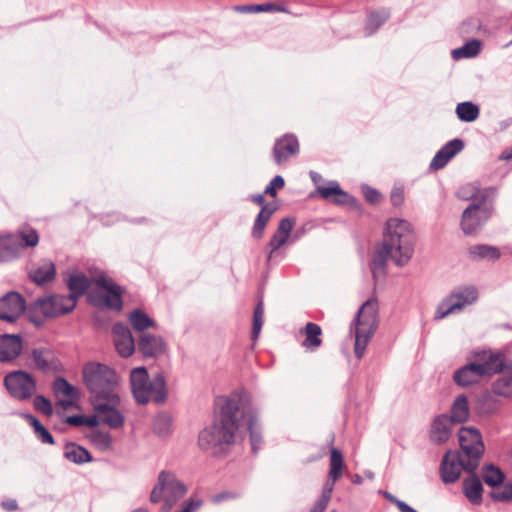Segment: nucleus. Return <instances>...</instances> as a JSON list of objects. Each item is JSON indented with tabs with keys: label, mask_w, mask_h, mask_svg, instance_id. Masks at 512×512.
I'll return each instance as SVG.
<instances>
[{
	"label": "nucleus",
	"mask_w": 512,
	"mask_h": 512,
	"mask_svg": "<svg viewBox=\"0 0 512 512\" xmlns=\"http://www.w3.org/2000/svg\"><path fill=\"white\" fill-rule=\"evenodd\" d=\"M219 412L213 424L203 429L198 436L201 449L214 455L224 454L240 437V420L244 413L240 411L239 400L223 398L218 402Z\"/></svg>",
	"instance_id": "f257e3e1"
},
{
	"label": "nucleus",
	"mask_w": 512,
	"mask_h": 512,
	"mask_svg": "<svg viewBox=\"0 0 512 512\" xmlns=\"http://www.w3.org/2000/svg\"><path fill=\"white\" fill-rule=\"evenodd\" d=\"M413 244L414 233L410 223L398 218L389 219L386 222L382 246L373 260L374 275L384 268L389 259L398 266L407 263L413 253Z\"/></svg>",
	"instance_id": "f03ea898"
},
{
	"label": "nucleus",
	"mask_w": 512,
	"mask_h": 512,
	"mask_svg": "<svg viewBox=\"0 0 512 512\" xmlns=\"http://www.w3.org/2000/svg\"><path fill=\"white\" fill-rule=\"evenodd\" d=\"M83 380L96 400H116L118 376L105 364L90 362L83 367Z\"/></svg>",
	"instance_id": "7ed1b4c3"
},
{
	"label": "nucleus",
	"mask_w": 512,
	"mask_h": 512,
	"mask_svg": "<svg viewBox=\"0 0 512 512\" xmlns=\"http://www.w3.org/2000/svg\"><path fill=\"white\" fill-rule=\"evenodd\" d=\"M503 360L500 355L483 351L477 354V359L458 369L454 373V381L462 387L478 382L482 377L491 376L500 372Z\"/></svg>",
	"instance_id": "20e7f679"
},
{
	"label": "nucleus",
	"mask_w": 512,
	"mask_h": 512,
	"mask_svg": "<svg viewBox=\"0 0 512 512\" xmlns=\"http://www.w3.org/2000/svg\"><path fill=\"white\" fill-rule=\"evenodd\" d=\"M130 381L134 397L140 404L162 402L166 397V382L162 374L158 373L149 380L147 370L138 367L131 371Z\"/></svg>",
	"instance_id": "39448f33"
},
{
	"label": "nucleus",
	"mask_w": 512,
	"mask_h": 512,
	"mask_svg": "<svg viewBox=\"0 0 512 512\" xmlns=\"http://www.w3.org/2000/svg\"><path fill=\"white\" fill-rule=\"evenodd\" d=\"M354 324V352L356 357L361 359L378 326V303L376 300L369 299L361 306Z\"/></svg>",
	"instance_id": "423d86ee"
},
{
	"label": "nucleus",
	"mask_w": 512,
	"mask_h": 512,
	"mask_svg": "<svg viewBox=\"0 0 512 512\" xmlns=\"http://www.w3.org/2000/svg\"><path fill=\"white\" fill-rule=\"evenodd\" d=\"M473 190L470 198L473 204L467 207L461 219V227L465 234L474 233L490 218L492 214V206L486 203V199L494 194V189L487 188L480 190L474 186H470Z\"/></svg>",
	"instance_id": "0eeeda50"
},
{
	"label": "nucleus",
	"mask_w": 512,
	"mask_h": 512,
	"mask_svg": "<svg viewBox=\"0 0 512 512\" xmlns=\"http://www.w3.org/2000/svg\"><path fill=\"white\" fill-rule=\"evenodd\" d=\"M39 243L37 231L28 226H21L14 234L0 235V263L18 258L25 248H34Z\"/></svg>",
	"instance_id": "6e6552de"
},
{
	"label": "nucleus",
	"mask_w": 512,
	"mask_h": 512,
	"mask_svg": "<svg viewBox=\"0 0 512 512\" xmlns=\"http://www.w3.org/2000/svg\"><path fill=\"white\" fill-rule=\"evenodd\" d=\"M186 492V486L175 474L162 471L158 476L157 484L150 494V500L153 503L164 501L163 510L169 512L170 509L184 497Z\"/></svg>",
	"instance_id": "1a4fd4ad"
},
{
	"label": "nucleus",
	"mask_w": 512,
	"mask_h": 512,
	"mask_svg": "<svg viewBox=\"0 0 512 512\" xmlns=\"http://www.w3.org/2000/svg\"><path fill=\"white\" fill-rule=\"evenodd\" d=\"M460 452L465 457V471L473 472L479 465L480 459L484 453V444L482 436L478 429L474 427H462L458 433Z\"/></svg>",
	"instance_id": "9d476101"
},
{
	"label": "nucleus",
	"mask_w": 512,
	"mask_h": 512,
	"mask_svg": "<svg viewBox=\"0 0 512 512\" xmlns=\"http://www.w3.org/2000/svg\"><path fill=\"white\" fill-rule=\"evenodd\" d=\"M478 299V291L473 286L455 288L438 305L435 319H443L451 314L461 312L464 307L473 304Z\"/></svg>",
	"instance_id": "9b49d317"
},
{
	"label": "nucleus",
	"mask_w": 512,
	"mask_h": 512,
	"mask_svg": "<svg viewBox=\"0 0 512 512\" xmlns=\"http://www.w3.org/2000/svg\"><path fill=\"white\" fill-rule=\"evenodd\" d=\"M4 384L10 395L18 400H27L36 392L35 378L22 370L9 373Z\"/></svg>",
	"instance_id": "f8f14e48"
},
{
	"label": "nucleus",
	"mask_w": 512,
	"mask_h": 512,
	"mask_svg": "<svg viewBox=\"0 0 512 512\" xmlns=\"http://www.w3.org/2000/svg\"><path fill=\"white\" fill-rule=\"evenodd\" d=\"M94 282L105 290V293L90 295V300L94 305L103 306L113 310L122 309V289L111 279L101 275L95 278Z\"/></svg>",
	"instance_id": "ddd939ff"
},
{
	"label": "nucleus",
	"mask_w": 512,
	"mask_h": 512,
	"mask_svg": "<svg viewBox=\"0 0 512 512\" xmlns=\"http://www.w3.org/2000/svg\"><path fill=\"white\" fill-rule=\"evenodd\" d=\"M75 306L76 302L73 297L49 295L38 298L33 308L45 317L54 318L71 312Z\"/></svg>",
	"instance_id": "4468645a"
},
{
	"label": "nucleus",
	"mask_w": 512,
	"mask_h": 512,
	"mask_svg": "<svg viewBox=\"0 0 512 512\" xmlns=\"http://www.w3.org/2000/svg\"><path fill=\"white\" fill-rule=\"evenodd\" d=\"M466 461L467 459L459 453L452 450L447 451L440 465L442 481L446 484L456 482L461 475V471L465 470L464 464Z\"/></svg>",
	"instance_id": "2eb2a0df"
},
{
	"label": "nucleus",
	"mask_w": 512,
	"mask_h": 512,
	"mask_svg": "<svg viewBox=\"0 0 512 512\" xmlns=\"http://www.w3.org/2000/svg\"><path fill=\"white\" fill-rule=\"evenodd\" d=\"M25 308V300L19 293L8 292L0 298V319L10 323L15 322Z\"/></svg>",
	"instance_id": "dca6fc26"
},
{
	"label": "nucleus",
	"mask_w": 512,
	"mask_h": 512,
	"mask_svg": "<svg viewBox=\"0 0 512 512\" xmlns=\"http://www.w3.org/2000/svg\"><path fill=\"white\" fill-rule=\"evenodd\" d=\"M119 403V397L116 394V400H95L94 410L99 421L107 424L112 428H119L123 425L124 418L116 409Z\"/></svg>",
	"instance_id": "f3484780"
},
{
	"label": "nucleus",
	"mask_w": 512,
	"mask_h": 512,
	"mask_svg": "<svg viewBox=\"0 0 512 512\" xmlns=\"http://www.w3.org/2000/svg\"><path fill=\"white\" fill-rule=\"evenodd\" d=\"M299 148L300 146L296 136L286 134L275 141L272 150L273 159L277 165H282L287 162L289 158L297 155Z\"/></svg>",
	"instance_id": "a211bd4d"
},
{
	"label": "nucleus",
	"mask_w": 512,
	"mask_h": 512,
	"mask_svg": "<svg viewBox=\"0 0 512 512\" xmlns=\"http://www.w3.org/2000/svg\"><path fill=\"white\" fill-rule=\"evenodd\" d=\"M112 333L117 352L125 358L131 356L135 351V344L129 328L122 323H116Z\"/></svg>",
	"instance_id": "6ab92c4d"
},
{
	"label": "nucleus",
	"mask_w": 512,
	"mask_h": 512,
	"mask_svg": "<svg viewBox=\"0 0 512 512\" xmlns=\"http://www.w3.org/2000/svg\"><path fill=\"white\" fill-rule=\"evenodd\" d=\"M23 339L17 334L0 335V361L10 362L22 352Z\"/></svg>",
	"instance_id": "aec40b11"
},
{
	"label": "nucleus",
	"mask_w": 512,
	"mask_h": 512,
	"mask_svg": "<svg viewBox=\"0 0 512 512\" xmlns=\"http://www.w3.org/2000/svg\"><path fill=\"white\" fill-rule=\"evenodd\" d=\"M464 148V143L460 139H453L442 147L434 156L430 163L432 170L442 169L456 154Z\"/></svg>",
	"instance_id": "412c9836"
},
{
	"label": "nucleus",
	"mask_w": 512,
	"mask_h": 512,
	"mask_svg": "<svg viewBox=\"0 0 512 512\" xmlns=\"http://www.w3.org/2000/svg\"><path fill=\"white\" fill-rule=\"evenodd\" d=\"M294 224L295 221L291 218H284L279 222L276 232L267 245L270 249L268 253V260H270L273 254L287 242Z\"/></svg>",
	"instance_id": "4be33fe9"
},
{
	"label": "nucleus",
	"mask_w": 512,
	"mask_h": 512,
	"mask_svg": "<svg viewBox=\"0 0 512 512\" xmlns=\"http://www.w3.org/2000/svg\"><path fill=\"white\" fill-rule=\"evenodd\" d=\"M453 422L447 415L436 417L432 423L430 438L435 443H445L450 435Z\"/></svg>",
	"instance_id": "5701e85b"
},
{
	"label": "nucleus",
	"mask_w": 512,
	"mask_h": 512,
	"mask_svg": "<svg viewBox=\"0 0 512 512\" xmlns=\"http://www.w3.org/2000/svg\"><path fill=\"white\" fill-rule=\"evenodd\" d=\"M165 348V343L160 336L144 333L139 339V349L147 357L161 355Z\"/></svg>",
	"instance_id": "b1692460"
},
{
	"label": "nucleus",
	"mask_w": 512,
	"mask_h": 512,
	"mask_svg": "<svg viewBox=\"0 0 512 512\" xmlns=\"http://www.w3.org/2000/svg\"><path fill=\"white\" fill-rule=\"evenodd\" d=\"M300 333L305 337L302 342V346L307 350L315 351L322 344V329L321 327L313 322H308Z\"/></svg>",
	"instance_id": "393cba45"
},
{
	"label": "nucleus",
	"mask_w": 512,
	"mask_h": 512,
	"mask_svg": "<svg viewBox=\"0 0 512 512\" xmlns=\"http://www.w3.org/2000/svg\"><path fill=\"white\" fill-rule=\"evenodd\" d=\"M56 274L55 265L51 261H42L35 269L29 272L30 279L38 285L51 282Z\"/></svg>",
	"instance_id": "a878e982"
},
{
	"label": "nucleus",
	"mask_w": 512,
	"mask_h": 512,
	"mask_svg": "<svg viewBox=\"0 0 512 512\" xmlns=\"http://www.w3.org/2000/svg\"><path fill=\"white\" fill-rule=\"evenodd\" d=\"M467 253L471 260L495 261L501 257V252L497 247L486 244L470 246Z\"/></svg>",
	"instance_id": "bb28decb"
},
{
	"label": "nucleus",
	"mask_w": 512,
	"mask_h": 512,
	"mask_svg": "<svg viewBox=\"0 0 512 512\" xmlns=\"http://www.w3.org/2000/svg\"><path fill=\"white\" fill-rule=\"evenodd\" d=\"M463 492L472 504H480L482 500L483 486L480 479L472 474L463 482Z\"/></svg>",
	"instance_id": "cd10ccee"
},
{
	"label": "nucleus",
	"mask_w": 512,
	"mask_h": 512,
	"mask_svg": "<svg viewBox=\"0 0 512 512\" xmlns=\"http://www.w3.org/2000/svg\"><path fill=\"white\" fill-rule=\"evenodd\" d=\"M276 211V207L272 205H264L257 215L254 225L252 228V236L256 239H261L264 234V230L271 218Z\"/></svg>",
	"instance_id": "c85d7f7f"
},
{
	"label": "nucleus",
	"mask_w": 512,
	"mask_h": 512,
	"mask_svg": "<svg viewBox=\"0 0 512 512\" xmlns=\"http://www.w3.org/2000/svg\"><path fill=\"white\" fill-rule=\"evenodd\" d=\"M129 323L136 332L145 331L148 328H155V321L141 309L133 310L128 316Z\"/></svg>",
	"instance_id": "c756f323"
},
{
	"label": "nucleus",
	"mask_w": 512,
	"mask_h": 512,
	"mask_svg": "<svg viewBox=\"0 0 512 512\" xmlns=\"http://www.w3.org/2000/svg\"><path fill=\"white\" fill-rule=\"evenodd\" d=\"M67 286L69 288L70 294L66 295V297H73L77 303V298L84 294V292L89 288L90 281L86 276L82 274H76L69 277Z\"/></svg>",
	"instance_id": "7c9ffc66"
},
{
	"label": "nucleus",
	"mask_w": 512,
	"mask_h": 512,
	"mask_svg": "<svg viewBox=\"0 0 512 512\" xmlns=\"http://www.w3.org/2000/svg\"><path fill=\"white\" fill-rule=\"evenodd\" d=\"M64 456L75 464H83L92 460L90 453L85 448L74 443H68L65 446Z\"/></svg>",
	"instance_id": "2f4dec72"
},
{
	"label": "nucleus",
	"mask_w": 512,
	"mask_h": 512,
	"mask_svg": "<svg viewBox=\"0 0 512 512\" xmlns=\"http://www.w3.org/2000/svg\"><path fill=\"white\" fill-rule=\"evenodd\" d=\"M344 468L345 464L341 452L336 448H332L329 461V480H333V482L339 480L342 477Z\"/></svg>",
	"instance_id": "473e14b6"
},
{
	"label": "nucleus",
	"mask_w": 512,
	"mask_h": 512,
	"mask_svg": "<svg viewBox=\"0 0 512 512\" xmlns=\"http://www.w3.org/2000/svg\"><path fill=\"white\" fill-rule=\"evenodd\" d=\"M31 357L36 369L47 371L52 367L53 352L47 348L33 349Z\"/></svg>",
	"instance_id": "72a5a7b5"
},
{
	"label": "nucleus",
	"mask_w": 512,
	"mask_h": 512,
	"mask_svg": "<svg viewBox=\"0 0 512 512\" xmlns=\"http://www.w3.org/2000/svg\"><path fill=\"white\" fill-rule=\"evenodd\" d=\"M469 416V408L468 401L466 396L460 395L458 396L452 406L450 419L452 422H464L468 419Z\"/></svg>",
	"instance_id": "f704fd0d"
},
{
	"label": "nucleus",
	"mask_w": 512,
	"mask_h": 512,
	"mask_svg": "<svg viewBox=\"0 0 512 512\" xmlns=\"http://www.w3.org/2000/svg\"><path fill=\"white\" fill-rule=\"evenodd\" d=\"M482 479L488 486L494 488L503 483L505 475L500 468L494 465H487L482 469Z\"/></svg>",
	"instance_id": "c9c22d12"
},
{
	"label": "nucleus",
	"mask_w": 512,
	"mask_h": 512,
	"mask_svg": "<svg viewBox=\"0 0 512 512\" xmlns=\"http://www.w3.org/2000/svg\"><path fill=\"white\" fill-rule=\"evenodd\" d=\"M479 107L472 102H462L456 107V114L461 121L473 122L479 117Z\"/></svg>",
	"instance_id": "e433bc0d"
},
{
	"label": "nucleus",
	"mask_w": 512,
	"mask_h": 512,
	"mask_svg": "<svg viewBox=\"0 0 512 512\" xmlns=\"http://www.w3.org/2000/svg\"><path fill=\"white\" fill-rule=\"evenodd\" d=\"M91 444L99 451H107L111 448L112 439L108 432L93 431L90 436Z\"/></svg>",
	"instance_id": "4c0bfd02"
},
{
	"label": "nucleus",
	"mask_w": 512,
	"mask_h": 512,
	"mask_svg": "<svg viewBox=\"0 0 512 512\" xmlns=\"http://www.w3.org/2000/svg\"><path fill=\"white\" fill-rule=\"evenodd\" d=\"M26 419L34 429L37 438L45 444H54V439L51 433L32 415H26Z\"/></svg>",
	"instance_id": "58836bf2"
},
{
	"label": "nucleus",
	"mask_w": 512,
	"mask_h": 512,
	"mask_svg": "<svg viewBox=\"0 0 512 512\" xmlns=\"http://www.w3.org/2000/svg\"><path fill=\"white\" fill-rule=\"evenodd\" d=\"M490 496L493 500L499 502L512 501V482L499 484L492 488Z\"/></svg>",
	"instance_id": "ea45409f"
},
{
	"label": "nucleus",
	"mask_w": 512,
	"mask_h": 512,
	"mask_svg": "<svg viewBox=\"0 0 512 512\" xmlns=\"http://www.w3.org/2000/svg\"><path fill=\"white\" fill-rule=\"evenodd\" d=\"M389 18V13L385 11L373 12L369 15L366 29L369 34H373Z\"/></svg>",
	"instance_id": "a19ab883"
},
{
	"label": "nucleus",
	"mask_w": 512,
	"mask_h": 512,
	"mask_svg": "<svg viewBox=\"0 0 512 512\" xmlns=\"http://www.w3.org/2000/svg\"><path fill=\"white\" fill-rule=\"evenodd\" d=\"M480 50V42L477 40H472L466 43L461 48L455 49L452 52V55L455 59L463 58V57H473L478 54Z\"/></svg>",
	"instance_id": "79ce46f5"
},
{
	"label": "nucleus",
	"mask_w": 512,
	"mask_h": 512,
	"mask_svg": "<svg viewBox=\"0 0 512 512\" xmlns=\"http://www.w3.org/2000/svg\"><path fill=\"white\" fill-rule=\"evenodd\" d=\"M53 388L57 395H63L71 399L77 397V391L75 387L68 383L64 378H57L54 381Z\"/></svg>",
	"instance_id": "37998d69"
},
{
	"label": "nucleus",
	"mask_w": 512,
	"mask_h": 512,
	"mask_svg": "<svg viewBox=\"0 0 512 512\" xmlns=\"http://www.w3.org/2000/svg\"><path fill=\"white\" fill-rule=\"evenodd\" d=\"M263 316H264V305L263 302L260 301L255 310L253 315V329H252V339H256L262 329L263 326Z\"/></svg>",
	"instance_id": "c03bdc74"
},
{
	"label": "nucleus",
	"mask_w": 512,
	"mask_h": 512,
	"mask_svg": "<svg viewBox=\"0 0 512 512\" xmlns=\"http://www.w3.org/2000/svg\"><path fill=\"white\" fill-rule=\"evenodd\" d=\"M247 426L250 433V441L254 451L257 449V445L261 442L260 431L257 423V419L250 415L247 420Z\"/></svg>",
	"instance_id": "a18cd8bd"
},
{
	"label": "nucleus",
	"mask_w": 512,
	"mask_h": 512,
	"mask_svg": "<svg viewBox=\"0 0 512 512\" xmlns=\"http://www.w3.org/2000/svg\"><path fill=\"white\" fill-rule=\"evenodd\" d=\"M334 204L342 205V206H348L353 208H358L357 200L348 194L347 192L343 191L341 188L337 192V194L334 196V198L331 201Z\"/></svg>",
	"instance_id": "49530a36"
},
{
	"label": "nucleus",
	"mask_w": 512,
	"mask_h": 512,
	"mask_svg": "<svg viewBox=\"0 0 512 512\" xmlns=\"http://www.w3.org/2000/svg\"><path fill=\"white\" fill-rule=\"evenodd\" d=\"M34 408L46 416H50L53 413L51 402L44 396L38 395L33 401Z\"/></svg>",
	"instance_id": "de8ad7c7"
},
{
	"label": "nucleus",
	"mask_w": 512,
	"mask_h": 512,
	"mask_svg": "<svg viewBox=\"0 0 512 512\" xmlns=\"http://www.w3.org/2000/svg\"><path fill=\"white\" fill-rule=\"evenodd\" d=\"M339 189L340 187L337 183H330L327 186H319L317 192L323 199L331 202Z\"/></svg>",
	"instance_id": "09e8293b"
},
{
	"label": "nucleus",
	"mask_w": 512,
	"mask_h": 512,
	"mask_svg": "<svg viewBox=\"0 0 512 512\" xmlns=\"http://www.w3.org/2000/svg\"><path fill=\"white\" fill-rule=\"evenodd\" d=\"M285 185V181L282 176H275L269 185L265 188L264 193L272 197H275L278 189H282Z\"/></svg>",
	"instance_id": "8fccbe9b"
},
{
	"label": "nucleus",
	"mask_w": 512,
	"mask_h": 512,
	"mask_svg": "<svg viewBox=\"0 0 512 512\" xmlns=\"http://www.w3.org/2000/svg\"><path fill=\"white\" fill-rule=\"evenodd\" d=\"M256 9L257 12L289 13L288 9L285 6L276 3L256 4Z\"/></svg>",
	"instance_id": "3c124183"
},
{
	"label": "nucleus",
	"mask_w": 512,
	"mask_h": 512,
	"mask_svg": "<svg viewBox=\"0 0 512 512\" xmlns=\"http://www.w3.org/2000/svg\"><path fill=\"white\" fill-rule=\"evenodd\" d=\"M390 200L393 206H401L405 200V192L403 187H395L391 191Z\"/></svg>",
	"instance_id": "603ef678"
},
{
	"label": "nucleus",
	"mask_w": 512,
	"mask_h": 512,
	"mask_svg": "<svg viewBox=\"0 0 512 512\" xmlns=\"http://www.w3.org/2000/svg\"><path fill=\"white\" fill-rule=\"evenodd\" d=\"M364 196L365 199L371 204L378 203L382 198L381 194L377 190L370 187L364 188Z\"/></svg>",
	"instance_id": "864d4df0"
},
{
	"label": "nucleus",
	"mask_w": 512,
	"mask_h": 512,
	"mask_svg": "<svg viewBox=\"0 0 512 512\" xmlns=\"http://www.w3.org/2000/svg\"><path fill=\"white\" fill-rule=\"evenodd\" d=\"M334 483L335 482H333V480H331V482L327 481L324 486L322 495L319 498L320 500H322L323 502H325L327 504L329 503V501L331 499V495H332L333 488H334Z\"/></svg>",
	"instance_id": "5fc2aeb1"
},
{
	"label": "nucleus",
	"mask_w": 512,
	"mask_h": 512,
	"mask_svg": "<svg viewBox=\"0 0 512 512\" xmlns=\"http://www.w3.org/2000/svg\"><path fill=\"white\" fill-rule=\"evenodd\" d=\"M66 423L72 426H81L86 423V417L82 415H72L66 418Z\"/></svg>",
	"instance_id": "6e6d98bb"
},
{
	"label": "nucleus",
	"mask_w": 512,
	"mask_h": 512,
	"mask_svg": "<svg viewBox=\"0 0 512 512\" xmlns=\"http://www.w3.org/2000/svg\"><path fill=\"white\" fill-rule=\"evenodd\" d=\"M200 507V503L197 501L189 500L186 502L179 512H196Z\"/></svg>",
	"instance_id": "4d7b16f0"
},
{
	"label": "nucleus",
	"mask_w": 512,
	"mask_h": 512,
	"mask_svg": "<svg viewBox=\"0 0 512 512\" xmlns=\"http://www.w3.org/2000/svg\"><path fill=\"white\" fill-rule=\"evenodd\" d=\"M392 502L395 503L400 512H417L414 508L410 507L403 501L392 498Z\"/></svg>",
	"instance_id": "13d9d810"
},
{
	"label": "nucleus",
	"mask_w": 512,
	"mask_h": 512,
	"mask_svg": "<svg viewBox=\"0 0 512 512\" xmlns=\"http://www.w3.org/2000/svg\"><path fill=\"white\" fill-rule=\"evenodd\" d=\"M1 506L8 512H13L18 508V504L15 499H8L6 501H3Z\"/></svg>",
	"instance_id": "bf43d9fd"
},
{
	"label": "nucleus",
	"mask_w": 512,
	"mask_h": 512,
	"mask_svg": "<svg viewBox=\"0 0 512 512\" xmlns=\"http://www.w3.org/2000/svg\"><path fill=\"white\" fill-rule=\"evenodd\" d=\"M234 11H236L238 13H256L257 9H256V5H240V6H235Z\"/></svg>",
	"instance_id": "052dcab7"
},
{
	"label": "nucleus",
	"mask_w": 512,
	"mask_h": 512,
	"mask_svg": "<svg viewBox=\"0 0 512 512\" xmlns=\"http://www.w3.org/2000/svg\"><path fill=\"white\" fill-rule=\"evenodd\" d=\"M327 503L323 502L322 500L318 499L309 512H324V510L327 507Z\"/></svg>",
	"instance_id": "680f3d73"
},
{
	"label": "nucleus",
	"mask_w": 512,
	"mask_h": 512,
	"mask_svg": "<svg viewBox=\"0 0 512 512\" xmlns=\"http://www.w3.org/2000/svg\"><path fill=\"white\" fill-rule=\"evenodd\" d=\"M235 497H236V495L234 493L225 492V493H220L218 495H215L214 496V501L215 502H220V501H223V500H226V499H233Z\"/></svg>",
	"instance_id": "e2e57ef3"
},
{
	"label": "nucleus",
	"mask_w": 512,
	"mask_h": 512,
	"mask_svg": "<svg viewBox=\"0 0 512 512\" xmlns=\"http://www.w3.org/2000/svg\"><path fill=\"white\" fill-rule=\"evenodd\" d=\"M251 201H252L253 203H255L256 205H259V206H262V207H263L264 205H267V204L265 203V197H264V195H263V194H256V195H253V196L251 197Z\"/></svg>",
	"instance_id": "0e129e2a"
},
{
	"label": "nucleus",
	"mask_w": 512,
	"mask_h": 512,
	"mask_svg": "<svg viewBox=\"0 0 512 512\" xmlns=\"http://www.w3.org/2000/svg\"><path fill=\"white\" fill-rule=\"evenodd\" d=\"M164 425L165 427H168L169 426V421L165 418H161V419H158L155 423V430L158 432V433H165L166 431H163L160 429V425Z\"/></svg>",
	"instance_id": "69168bd1"
},
{
	"label": "nucleus",
	"mask_w": 512,
	"mask_h": 512,
	"mask_svg": "<svg viewBox=\"0 0 512 512\" xmlns=\"http://www.w3.org/2000/svg\"><path fill=\"white\" fill-rule=\"evenodd\" d=\"M500 160H512V147L510 149L504 150L501 155L499 156Z\"/></svg>",
	"instance_id": "338daca9"
},
{
	"label": "nucleus",
	"mask_w": 512,
	"mask_h": 512,
	"mask_svg": "<svg viewBox=\"0 0 512 512\" xmlns=\"http://www.w3.org/2000/svg\"><path fill=\"white\" fill-rule=\"evenodd\" d=\"M98 421L99 419L96 416L92 418H86V423H84V425L95 426L97 425Z\"/></svg>",
	"instance_id": "774afa93"
}]
</instances>
